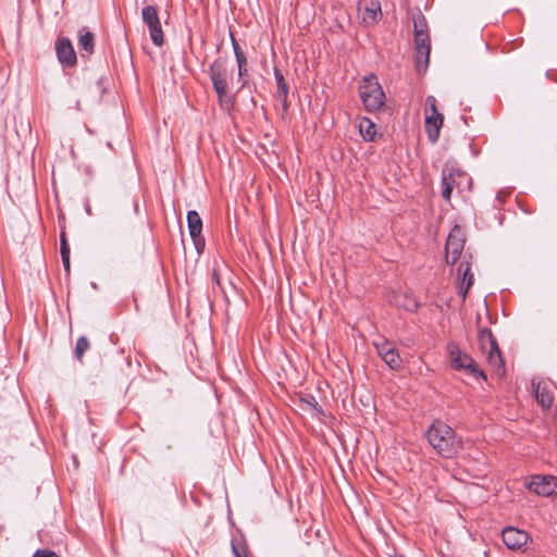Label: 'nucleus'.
<instances>
[{"instance_id":"nucleus-26","label":"nucleus","mask_w":557,"mask_h":557,"mask_svg":"<svg viewBox=\"0 0 557 557\" xmlns=\"http://www.w3.org/2000/svg\"><path fill=\"white\" fill-rule=\"evenodd\" d=\"M34 557H58V555L53 552H49V550H41V552H37Z\"/></svg>"},{"instance_id":"nucleus-10","label":"nucleus","mask_w":557,"mask_h":557,"mask_svg":"<svg viewBox=\"0 0 557 557\" xmlns=\"http://www.w3.org/2000/svg\"><path fill=\"white\" fill-rule=\"evenodd\" d=\"M527 486L541 496H557V478L553 475H533Z\"/></svg>"},{"instance_id":"nucleus-28","label":"nucleus","mask_w":557,"mask_h":557,"mask_svg":"<svg viewBox=\"0 0 557 557\" xmlns=\"http://www.w3.org/2000/svg\"><path fill=\"white\" fill-rule=\"evenodd\" d=\"M233 552L236 557H243L242 554L239 553V550L234 545H233Z\"/></svg>"},{"instance_id":"nucleus-23","label":"nucleus","mask_w":557,"mask_h":557,"mask_svg":"<svg viewBox=\"0 0 557 557\" xmlns=\"http://www.w3.org/2000/svg\"><path fill=\"white\" fill-rule=\"evenodd\" d=\"M275 79H276V83L278 85V88L283 91V94H286L287 92V87H286V84L284 82V77L277 71L275 72Z\"/></svg>"},{"instance_id":"nucleus-1","label":"nucleus","mask_w":557,"mask_h":557,"mask_svg":"<svg viewBox=\"0 0 557 557\" xmlns=\"http://www.w3.org/2000/svg\"><path fill=\"white\" fill-rule=\"evenodd\" d=\"M466 238L465 233L459 226H455L447 238L446 243V262L449 264H455L460 258L461 262L458 267V294L465 300L469 289L473 285V274L471 271V260L472 256L469 253H465L461 257L463 247H465Z\"/></svg>"},{"instance_id":"nucleus-25","label":"nucleus","mask_w":557,"mask_h":557,"mask_svg":"<svg viewBox=\"0 0 557 557\" xmlns=\"http://www.w3.org/2000/svg\"><path fill=\"white\" fill-rule=\"evenodd\" d=\"M247 73V66H238V81L240 82V86H239V89H242L246 82L243 81V76Z\"/></svg>"},{"instance_id":"nucleus-14","label":"nucleus","mask_w":557,"mask_h":557,"mask_svg":"<svg viewBox=\"0 0 557 557\" xmlns=\"http://www.w3.org/2000/svg\"><path fill=\"white\" fill-rule=\"evenodd\" d=\"M187 224L189 235L195 244L196 249L200 252L203 248L205 240L201 236L202 221L199 213L195 210H190L187 213Z\"/></svg>"},{"instance_id":"nucleus-5","label":"nucleus","mask_w":557,"mask_h":557,"mask_svg":"<svg viewBox=\"0 0 557 557\" xmlns=\"http://www.w3.org/2000/svg\"><path fill=\"white\" fill-rule=\"evenodd\" d=\"M359 91L368 111H376L383 107L385 95L376 76H366L359 86Z\"/></svg>"},{"instance_id":"nucleus-18","label":"nucleus","mask_w":557,"mask_h":557,"mask_svg":"<svg viewBox=\"0 0 557 557\" xmlns=\"http://www.w3.org/2000/svg\"><path fill=\"white\" fill-rule=\"evenodd\" d=\"M391 302L396 307L410 312L416 311L419 307L416 298L406 292L395 294L391 299Z\"/></svg>"},{"instance_id":"nucleus-22","label":"nucleus","mask_w":557,"mask_h":557,"mask_svg":"<svg viewBox=\"0 0 557 557\" xmlns=\"http://www.w3.org/2000/svg\"><path fill=\"white\" fill-rule=\"evenodd\" d=\"M232 45L236 57L237 65L247 66V58L243 50L240 49L238 42L234 38L232 39Z\"/></svg>"},{"instance_id":"nucleus-20","label":"nucleus","mask_w":557,"mask_h":557,"mask_svg":"<svg viewBox=\"0 0 557 557\" xmlns=\"http://www.w3.org/2000/svg\"><path fill=\"white\" fill-rule=\"evenodd\" d=\"M95 46V37L94 34L87 30L79 32L78 38V47L86 51L87 53H91L94 51Z\"/></svg>"},{"instance_id":"nucleus-8","label":"nucleus","mask_w":557,"mask_h":557,"mask_svg":"<svg viewBox=\"0 0 557 557\" xmlns=\"http://www.w3.org/2000/svg\"><path fill=\"white\" fill-rule=\"evenodd\" d=\"M141 18L145 25L148 27L149 35L153 45L161 47L164 44V35L157 8L153 5H147L143 8Z\"/></svg>"},{"instance_id":"nucleus-17","label":"nucleus","mask_w":557,"mask_h":557,"mask_svg":"<svg viewBox=\"0 0 557 557\" xmlns=\"http://www.w3.org/2000/svg\"><path fill=\"white\" fill-rule=\"evenodd\" d=\"M532 387L534 389L537 403L543 408H549L554 401L553 392L550 389V383L547 381L533 379Z\"/></svg>"},{"instance_id":"nucleus-15","label":"nucleus","mask_w":557,"mask_h":557,"mask_svg":"<svg viewBox=\"0 0 557 557\" xmlns=\"http://www.w3.org/2000/svg\"><path fill=\"white\" fill-rule=\"evenodd\" d=\"M375 348L382 360L393 370H397L401 367L403 360L388 342L375 343Z\"/></svg>"},{"instance_id":"nucleus-9","label":"nucleus","mask_w":557,"mask_h":557,"mask_svg":"<svg viewBox=\"0 0 557 557\" xmlns=\"http://www.w3.org/2000/svg\"><path fill=\"white\" fill-rule=\"evenodd\" d=\"M481 349L486 352L488 364L500 371L503 369V359L495 338L490 330H482L479 335Z\"/></svg>"},{"instance_id":"nucleus-12","label":"nucleus","mask_w":557,"mask_h":557,"mask_svg":"<svg viewBox=\"0 0 557 557\" xmlns=\"http://www.w3.org/2000/svg\"><path fill=\"white\" fill-rule=\"evenodd\" d=\"M211 81L214 87L215 92L220 101H223L228 96V81L227 73L224 70L222 63L214 62L210 67Z\"/></svg>"},{"instance_id":"nucleus-3","label":"nucleus","mask_w":557,"mask_h":557,"mask_svg":"<svg viewBox=\"0 0 557 557\" xmlns=\"http://www.w3.org/2000/svg\"><path fill=\"white\" fill-rule=\"evenodd\" d=\"M447 356L453 370L461 372L474 381L486 380L484 371L480 369L475 360L469 354L461 350L456 343L450 342L447 344Z\"/></svg>"},{"instance_id":"nucleus-6","label":"nucleus","mask_w":557,"mask_h":557,"mask_svg":"<svg viewBox=\"0 0 557 557\" xmlns=\"http://www.w3.org/2000/svg\"><path fill=\"white\" fill-rule=\"evenodd\" d=\"M471 177L465 172L455 170L453 168H445L443 170L442 178V196L449 200L451 191L457 188L459 193L470 189Z\"/></svg>"},{"instance_id":"nucleus-2","label":"nucleus","mask_w":557,"mask_h":557,"mask_svg":"<svg viewBox=\"0 0 557 557\" xmlns=\"http://www.w3.org/2000/svg\"><path fill=\"white\" fill-rule=\"evenodd\" d=\"M426 436L433 448L444 457H451L461 448V442L456 438L454 430L442 421L433 422Z\"/></svg>"},{"instance_id":"nucleus-7","label":"nucleus","mask_w":557,"mask_h":557,"mask_svg":"<svg viewBox=\"0 0 557 557\" xmlns=\"http://www.w3.org/2000/svg\"><path fill=\"white\" fill-rule=\"evenodd\" d=\"M424 115L428 137L432 143H436L440 137V131L443 126L444 116L437 111L436 99L434 96H429L426 98Z\"/></svg>"},{"instance_id":"nucleus-11","label":"nucleus","mask_w":557,"mask_h":557,"mask_svg":"<svg viewBox=\"0 0 557 557\" xmlns=\"http://www.w3.org/2000/svg\"><path fill=\"white\" fill-rule=\"evenodd\" d=\"M358 13L364 25H374L382 18L381 2L379 0H360Z\"/></svg>"},{"instance_id":"nucleus-27","label":"nucleus","mask_w":557,"mask_h":557,"mask_svg":"<svg viewBox=\"0 0 557 557\" xmlns=\"http://www.w3.org/2000/svg\"><path fill=\"white\" fill-rule=\"evenodd\" d=\"M64 268L69 271L70 269V255H61Z\"/></svg>"},{"instance_id":"nucleus-19","label":"nucleus","mask_w":557,"mask_h":557,"mask_svg":"<svg viewBox=\"0 0 557 557\" xmlns=\"http://www.w3.org/2000/svg\"><path fill=\"white\" fill-rule=\"evenodd\" d=\"M359 133L367 141H373L376 138V125L368 117H361L358 122Z\"/></svg>"},{"instance_id":"nucleus-21","label":"nucleus","mask_w":557,"mask_h":557,"mask_svg":"<svg viewBox=\"0 0 557 557\" xmlns=\"http://www.w3.org/2000/svg\"><path fill=\"white\" fill-rule=\"evenodd\" d=\"M90 347L89 341L86 336H81L77 339L76 347H75V357L82 361L83 356L85 351H87Z\"/></svg>"},{"instance_id":"nucleus-4","label":"nucleus","mask_w":557,"mask_h":557,"mask_svg":"<svg viewBox=\"0 0 557 557\" xmlns=\"http://www.w3.org/2000/svg\"><path fill=\"white\" fill-rule=\"evenodd\" d=\"M414 27V49H416V66L419 73L425 72L430 58V38L424 17H418L413 21Z\"/></svg>"},{"instance_id":"nucleus-16","label":"nucleus","mask_w":557,"mask_h":557,"mask_svg":"<svg viewBox=\"0 0 557 557\" xmlns=\"http://www.w3.org/2000/svg\"><path fill=\"white\" fill-rule=\"evenodd\" d=\"M55 52L58 60L63 66L70 67L76 64V53L70 39L59 38L55 42Z\"/></svg>"},{"instance_id":"nucleus-13","label":"nucleus","mask_w":557,"mask_h":557,"mask_svg":"<svg viewBox=\"0 0 557 557\" xmlns=\"http://www.w3.org/2000/svg\"><path fill=\"white\" fill-rule=\"evenodd\" d=\"M502 537L504 544L511 550L522 549L529 541L527 532L512 527L504 529Z\"/></svg>"},{"instance_id":"nucleus-24","label":"nucleus","mask_w":557,"mask_h":557,"mask_svg":"<svg viewBox=\"0 0 557 557\" xmlns=\"http://www.w3.org/2000/svg\"><path fill=\"white\" fill-rule=\"evenodd\" d=\"M60 250L61 255H70V247L67 245L64 234L61 235Z\"/></svg>"}]
</instances>
